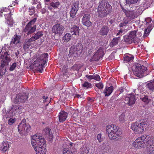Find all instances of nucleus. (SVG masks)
Here are the masks:
<instances>
[{
  "mask_svg": "<svg viewBox=\"0 0 154 154\" xmlns=\"http://www.w3.org/2000/svg\"><path fill=\"white\" fill-rule=\"evenodd\" d=\"M145 21L146 23V24L149 25V27H151L153 25L151 23V22L152 23V20L150 18H148L145 19Z\"/></svg>",
  "mask_w": 154,
  "mask_h": 154,
  "instance_id": "nucleus-38",
  "label": "nucleus"
},
{
  "mask_svg": "<svg viewBox=\"0 0 154 154\" xmlns=\"http://www.w3.org/2000/svg\"><path fill=\"white\" fill-rule=\"evenodd\" d=\"M19 40L20 38L18 35H14L12 39L11 43L16 45L19 42Z\"/></svg>",
  "mask_w": 154,
  "mask_h": 154,
  "instance_id": "nucleus-26",
  "label": "nucleus"
},
{
  "mask_svg": "<svg viewBox=\"0 0 154 154\" xmlns=\"http://www.w3.org/2000/svg\"><path fill=\"white\" fill-rule=\"evenodd\" d=\"M17 66V64L15 62L14 63L12 64L11 66L10 67L9 70L10 71H13L16 68Z\"/></svg>",
  "mask_w": 154,
  "mask_h": 154,
  "instance_id": "nucleus-47",
  "label": "nucleus"
},
{
  "mask_svg": "<svg viewBox=\"0 0 154 154\" xmlns=\"http://www.w3.org/2000/svg\"><path fill=\"white\" fill-rule=\"evenodd\" d=\"M146 86L150 90L154 91V80L152 82L147 83Z\"/></svg>",
  "mask_w": 154,
  "mask_h": 154,
  "instance_id": "nucleus-31",
  "label": "nucleus"
},
{
  "mask_svg": "<svg viewBox=\"0 0 154 154\" xmlns=\"http://www.w3.org/2000/svg\"><path fill=\"white\" fill-rule=\"evenodd\" d=\"M95 85L99 89H102L103 87V85L102 82H99L96 84Z\"/></svg>",
  "mask_w": 154,
  "mask_h": 154,
  "instance_id": "nucleus-51",
  "label": "nucleus"
},
{
  "mask_svg": "<svg viewBox=\"0 0 154 154\" xmlns=\"http://www.w3.org/2000/svg\"><path fill=\"white\" fill-rule=\"evenodd\" d=\"M31 126L29 124H27L25 119L23 120L18 125V130L19 131H25L29 132L30 130Z\"/></svg>",
  "mask_w": 154,
  "mask_h": 154,
  "instance_id": "nucleus-10",
  "label": "nucleus"
},
{
  "mask_svg": "<svg viewBox=\"0 0 154 154\" xmlns=\"http://www.w3.org/2000/svg\"><path fill=\"white\" fill-rule=\"evenodd\" d=\"M33 38V36H32L29 39H28L27 40H26V41H27V42H29L30 43H31V42H32L35 41V39H34Z\"/></svg>",
  "mask_w": 154,
  "mask_h": 154,
  "instance_id": "nucleus-57",
  "label": "nucleus"
},
{
  "mask_svg": "<svg viewBox=\"0 0 154 154\" xmlns=\"http://www.w3.org/2000/svg\"><path fill=\"white\" fill-rule=\"evenodd\" d=\"M15 119L10 118L8 120V123L10 125H11L15 122Z\"/></svg>",
  "mask_w": 154,
  "mask_h": 154,
  "instance_id": "nucleus-53",
  "label": "nucleus"
},
{
  "mask_svg": "<svg viewBox=\"0 0 154 154\" xmlns=\"http://www.w3.org/2000/svg\"><path fill=\"white\" fill-rule=\"evenodd\" d=\"M101 135L100 134H98L97 135V139L98 141L100 142H101L102 141V139L101 137Z\"/></svg>",
  "mask_w": 154,
  "mask_h": 154,
  "instance_id": "nucleus-56",
  "label": "nucleus"
},
{
  "mask_svg": "<svg viewBox=\"0 0 154 154\" xmlns=\"http://www.w3.org/2000/svg\"><path fill=\"white\" fill-rule=\"evenodd\" d=\"M90 16L88 14H85L82 19V24L87 26L89 27L91 26L92 23L90 21Z\"/></svg>",
  "mask_w": 154,
  "mask_h": 154,
  "instance_id": "nucleus-17",
  "label": "nucleus"
},
{
  "mask_svg": "<svg viewBox=\"0 0 154 154\" xmlns=\"http://www.w3.org/2000/svg\"><path fill=\"white\" fill-rule=\"evenodd\" d=\"M120 40V37L119 36L118 37L114 38L112 39L111 43L110 45L113 47L118 44L119 41Z\"/></svg>",
  "mask_w": 154,
  "mask_h": 154,
  "instance_id": "nucleus-25",
  "label": "nucleus"
},
{
  "mask_svg": "<svg viewBox=\"0 0 154 154\" xmlns=\"http://www.w3.org/2000/svg\"><path fill=\"white\" fill-rule=\"evenodd\" d=\"M28 98V95L26 94L19 93L17 95L15 98V103H20L24 102Z\"/></svg>",
  "mask_w": 154,
  "mask_h": 154,
  "instance_id": "nucleus-11",
  "label": "nucleus"
},
{
  "mask_svg": "<svg viewBox=\"0 0 154 154\" xmlns=\"http://www.w3.org/2000/svg\"><path fill=\"white\" fill-rule=\"evenodd\" d=\"M36 25H33V26L26 25L24 29L23 30V33H24L25 37H27L33 33L36 30Z\"/></svg>",
  "mask_w": 154,
  "mask_h": 154,
  "instance_id": "nucleus-13",
  "label": "nucleus"
},
{
  "mask_svg": "<svg viewBox=\"0 0 154 154\" xmlns=\"http://www.w3.org/2000/svg\"><path fill=\"white\" fill-rule=\"evenodd\" d=\"M43 35V34L42 31H39L35 33L34 35L32 36L34 39L35 40H37L40 38V37L42 36Z\"/></svg>",
  "mask_w": 154,
  "mask_h": 154,
  "instance_id": "nucleus-29",
  "label": "nucleus"
},
{
  "mask_svg": "<svg viewBox=\"0 0 154 154\" xmlns=\"http://www.w3.org/2000/svg\"><path fill=\"white\" fill-rule=\"evenodd\" d=\"M28 12L30 15H32L35 12V8L33 6H31L29 8Z\"/></svg>",
  "mask_w": 154,
  "mask_h": 154,
  "instance_id": "nucleus-34",
  "label": "nucleus"
},
{
  "mask_svg": "<svg viewBox=\"0 0 154 154\" xmlns=\"http://www.w3.org/2000/svg\"><path fill=\"white\" fill-rule=\"evenodd\" d=\"M134 75L139 78L143 77L145 72L147 69V68L139 63H137L135 64L133 69Z\"/></svg>",
  "mask_w": 154,
  "mask_h": 154,
  "instance_id": "nucleus-7",
  "label": "nucleus"
},
{
  "mask_svg": "<svg viewBox=\"0 0 154 154\" xmlns=\"http://www.w3.org/2000/svg\"><path fill=\"white\" fill-rule=\"evenodd\" d=\"M48 134V136H49V137H50L49 138L50 139H52L53 138V134L52 132H51V133L50 132V134Z\"/></svg>",
  "mask_w": 154,
  "mask_h": 154,
  "instance_id": "nucleus-62",
  "label": "nucleus"
},
{
  "mask_svg": "<svg viewBox=\"0 0 154 154\" xmlns=\"http://www.w3.org/2000/svg\"><path fill=\"white\" fill-rule=\"evenodd\" d=\"M140 99L146 103H148L150 101V99H148L147 96H144L140 98Z\"/></svg>",
  "mask_w": 154,
  "mask_h": 154,
  "instance_id": "nucleus-37",
  "label": "nucleus"
},
{
  "mask_svg": "<svg viewBox=\"0 0 154 154\" xmlns=\"http://www.w3.org/2000/svg\"><path fill=\"white\" fill-rule=\"evenodd\" d=\"M124 89L125 88L124 87H121L118 89V91L119 92V94L122 93L124 91Z\"/></svg>",
  "mask_w": 154,
  "mask_h": 154,
  "instance_id": "nucleus-55",
  "label": "nucleus"
},
{
  "mask_svg": "<svg viewBox=\"0 0 154 154\" xmlns=\"http://www.w3.org/2000/svg\"><path fill=\"white\" fill-rule=\"evenodd\" d=\"M118 127L113 124L108 125L106 127V131L109 139L119 140L121 138L122 133Z\"/></svg>",
  "mask_w": 154,
  "mask_h": 154,
  "instance_id": "nucleus-2",
  "label": "nucleus"
},
{
  "mask_svg": "<svg viewBox=\"0 0 154 154\" xmlns=\"http://www.w3.org/2000/svg\"><path fill=\"white\" fill-rule=\"evenodd\" d=\"M51 131V129L50 128H46L45 129V131L46 134H50V132Z\"/></svg>",
  "mask_w": 154,
  "mask_h": 154,
  "instance_id": "nucleus-60",
  "label": "nucleus"
},
{
  "mask_svg": "<svg viewBox=\"0 0 154 154\" xmlns=\"http://www.w3.org/2000/svg\"><path fill=\"white\" fill-rule=\"evenodd\" d=\"M153 137L149 136L143 134L141 137H138L133 143V145L135 148L139 149L144 148L147 146L149 147L152 143V140Z\"/></svg>",
  "mask_w": 154,
  "mask_h": 154,
  "instance_id": "nucleus-3",
  "label": "nucleus"
},
{
  "mask_svg": "<svg viewBox=\"0 0 154 154\" xmlns=\"http://www.w3.org/2000/svg\"><path fill=\"white\" fill-rule=\"evenodd\" d=\"M134 57L131 55H126L124 57V60L126 62H129L130 61L133 60Z\"/></svg>",
  "mask_w": 154,
  "mask_h": 154,
  "instance_id": "nucleus-30",
  "label": "nucleus"
},
{
  "mask_svg": "<svg viewBox=\"0 0 154 154\" xmlns=\"http://www.w3.org/2000/svg\"><path fill=\"white\" fill-rule=\"evenodd\" d=\"M77 12V11H76L75 10L71 9L70 12V17L72 18H74Z\"/></svg>",
  "mask_w": 154,
  "mask_h": 154,
  "instance_id": "nucleus-43",
  "label": "nucleus"
},
{
  "mask_svg": "<svg viewBox=\"0 0 154 154\" xmlns=\"http://www.w3.org/2000/svg\"><path fill=\"white\" fill-rule=\"evenodd\" d=\"M71 9L75 10L76 11H78L79 9V2H74Z\"/></svg>",
  "mask_w": 154,
  "mask_h": 154,
  "instance_id": "nucleus-35",
  "label": "nucleus"
},
{
  "mask_svg": "<svg viewBox=\"0 0 154 154\" xmlns=\"http://www.w3.org/2000/svg\"><path fill=\"white\" fill-rule=\"evenodd\" d=\"M126 18H125L130 22L137 17V13L134 11H127L125 13Z\"/></svg>",
  "mask_w": 154,
  "mask_h": 154,
  "instance_id": "nucleus-18",
  "label": "nucleus"
},
{
  "mask_svg": "<svg viewBox=\"0 0 154 154\" xmlns=\"http://www.w3.org/2000/svg\"><path fill=\"white\" fill-rule=\"evenodd\" d=\"M0 57L1 59L0 66L1 67L8 65L11 60L10 54L7 51L5 52L4 54H1Z\"/></svg>",
  "mask_w": 154,
  "mask_h": 154,
  "instance_id": "nucleus-9",
  "label": "nucleus"
},
{
  "mask_svg": "<svg viewBox=\"0 0 154 154\" xmlns=\"http://www.w3.org/2000/svg\"><path fill=\"white\" fill-rule=\"evenodd\" d=\"M137 31H132L130 32L129 35L125 36L124 37V40L128 43H132L133 42H134L137 38Z\"/></svg>",
  "mask_w": 154,
  "mask_h": 154,
  "instance_id": "nucleus-12",
  "label": "nucleus"
},
{
  "mask_svg": "<svg viewBox=\"0 0 154 154\" xmlns=\"http://www.w3.org/2000/svg\"><path fill=\"white\" fill-rule=\"evenodd\" d=\"M93 79L97 81H100L101 80L100 76L97 74L93 75Z\"/></svg>",
  "mask_w": 154,
  "mask_h": 154,
  "instance_id": "nucleus-52",
  "label": "nucleus"
},
{
  "mask_svg": "<svg viewBox=\"0 0 154 154\" xmlns=\"http://www.w3.org/2000/svg\"><path fill=\"white\" fill-rule=\"evenodd\" d=\"M85 77L87 78L88 79H89V80H91V79H93V75H85Z\"/></svg>",
  "mask_w": 154,
  "mask_h": 154,
  "instance_id": "nucleus-58",
  "label": "nucleus"
},
{
  "mask_svg": "<svg viewBox=\"0 0 154 154\" xmlns=\"http://www.w3.org/2000/svg\"><path fill=\"white\" fill-rule=\"evenodd\" d=\"M42 98L43 99L45 100H43V101L44 102L46 101V100L48 99V97L47 96H45L44 95L42 96Z\"/></svg>",
  "mask_w": 154,
  "mask_h": 154,
  "instance_id": "nucleus-63",
  "label": "nucleus"
},
{
  "mask_svg": "<svg viewBox=\"0 0 154 154\" xmlns=\"http://www.w3.org/2000/svg\"><path fill=\"white\" fill-rule=\"evenodd\" d=\"M60 3L59 2H52L50 3V5L52 7L57 8L59 5Z\"/></svg>",
  "mask_w": 154,
  "mask_h": 154,
  "instance_id": "nucleus-46",
  "label": "nucleus"
},
{
  "mask_svg": "<svg viewBox=\"0 0 154 154\" xmlns=\"http://www.w3.org/2000/svg\"><path fill=\"white\" fill-rule=\"evenodd\" d=\"M2 150L4 152L6 151L9 147V144L8 141H5L2 143Z\"/></svg>",
  "mask_w": 154,
  "mask_h": 154,
  "instance_id": "nucleus-27",
  "label": "nucleus"
},
{
  "mask_svg": "<svg viewBox=\"0 0 154 154\" xmlns=\"http://www.w3.org/2000/svg\"><path fill=\"white\" fill-rule=\"evenodd\" d=\"M64 28L62 25L57 23L54 25L52 29V32L55 34L60 35L61 34L64 30Z\"/></svg>",
  "mask_w": 154,
  "mask_h": 154,
  "instance_id": "nucleus-16",
  "label": "nucleus"
},
{
  "mask_svg": "<svg viewBox=\"0 0 154 154\" xmlns=\"http://www.w3.org/2000/svg\"><path fill=\"white\" fill-rule=\"evenodd\" d=\"M101 149L103 150H105V151H107L106 146L105 144H103L102 145Z\"/></svg>",
  "mask_w": 154,
  "mask_h": 154,
  "instance_id": "nucleus-59",
  "label": "nucleus"
},
{
  "mask_svg": "<svg viewBox=\"0 0 154 154\" xmlns=\"http://www.w3.org/2000/svg\"><path fill=\"white\" fill-rule=\"evenodd\" d=\"M48 54L44 53L38 56L36 60L34 62L33 66L38 68L39 72L42 73L43 71L44 65L48 60Z\"/></svg>",
  "mask_w": 154,
  "mask_h": 154,
  "instance_id": "nucleus-5",
  "label": "nucleus"
},
{
  "mask_svg": "<svg viewBox=\"0 0 154 154\" xmlns=\"http://www.w3.org/2000/svg\"><path fill=\"white\" fill-rule=\"evenodd\" d=\"M31 43H30L29 42H27L26 41L25 43L23 45V49L26 50L28 49L31 45Z\"/></svg>",
  "mask_w": 154,
  "mask_h": 154,
  "instance_id": "nucleus-42",
  "label": "nucleus"
},
{
  "mask_svg": "<svg viewBox=\"0 0 154 154\" xmlns=\"http://www.w3.org/2000/svg\"><path fill=\"white\" fill-rule=\"evenodd\" d=\"M6 72V69H4L3 67L0 68V76H2L5 74Z\"/></svg>",
  "mask_w": 154,
  "mask_h": 154,
  "instance_id": "nucleus-49",
  "label": "nucleus"
},
{
  "mask_svg": "<svg viewBox=\"0 0 154 154\" xmlns=\"http://www.w3.org/2000/svg\"><path fill=\"white\" fill-rule=\"evenodd\" d=\"M104 53L103 48L102 47H100L97 51L93 56V59L95 61H97L100 58L103 57Z\"/></svg>",
  "mask_w": 154,
  "mask_h": 154,
  "instance_id": "nucleus-15",
  "label": "nucleus"
},
{
  "mask_svg": "<svg viewBox=\"0 0 154 154\" xmlns=\"http://www.w3.org/2000/svg\"><path fill=\"white\" fill-rule=\"evenodd\" d=\"M80 29L79 27L77 26L74 25L70 29V32L72 35H75L76 36H78L79 34Z\"/></svg>",
  "mask_w": 154,
  "mask_h": 154,
  "instance_id": "nucleus-22",
  "label": "nucleus"
},
{
  "mask_svg": "<svg viewBox=\"0 0 154 154\" xmlns=\"http://www.w3.org/2000/svg\"><path fill=\"white\" fill-rule=\"evenodd\" d=\"M120 6L121 7V8L122 9V11H123L125 13L127 11L121 5V4H120Z\"/></svg>",
  "mask_w": 154,
  "mask_h": 154,
  "instance_id": "nucleus-61",
  "label": "nucleus"
},
{
  "mask_svg": "<svg viewBox=\"0 0 154 154\" xmlns=\"http://www.w3.org/2000/svg\"><path fill=\"white\" fill-rule=\"evenodd\" d=\"M37 8L38 9H40L42 8L41 4L40 3L37 5Z\"/></svg>",
  "mask_w": 154,
  "mask_h": 154,
  "instance_id": "nucleus-64",
  "label": "nucleus"
},
{
  "mask_svg": "<svg viewBox=\"0 0 154 154\" xmlns=\"http://www.w3.org/2000/svg\"><path fill=\"white\" fill-rule=\"evenodd\" d=\"M68 113L64 111H62L60 112L58 115L59 121L60 122H63L65 121L67 117Z\"/></svg>",
  "mask_w": 154,
  "mask_h": 154,
  "instance_id": "nucleus-21",
  "label": "nucleus"
},
{
  "mask_svg": "<svg viewBox=\"0 0 154 154\" xmlns=\"http://www.w3.org/2000/svg\"><path fill=\"white\" fill-rule=\"evenodd\" d=\"M113 90V87L112 86L109 87H106L103 93L106 96H108L112 93Z\"/></svg>",
  "mask_w": 154,
  "mask_h": 154,
  "instance_id": "nucleus-24",
  "label": "nucleus"
},
{
  "mask_svg": "<svg viewBox=\"0 0 154 154\" xmlns=\"http://www.w3.org/2000/svg\"><path fill=\"white\" fill-rule=\"evenodd\" d=\"M6 20V23L9 26L11 27L13 24V20L11 17V16L12 14L11 13H8V14H4Z\"/></svg>",
  "mask_w": 154,
  "mask_h": 154,
  "instance_id": "nucleus-20",
  "label": "nucleus"
},
{
  "mask_svg": "<svg viewBox=\"0 0 154 154\" xmlns=\"http://www.w3.org/2000/svg\"><path fill=\"white\" fill-rule=\"evenodd\" d=\"M149 126L148 121L147 119H142L140 120V123L134 122L131 124V129L137 133H141Z\"/></svg>",
  "mask_w": 154,
  "mask_h": 154,
  "instance_id": "nucleus-4",
  "label": "nucleus"
},
{
  "mask_svg": "<svg viewBox=\"0 0 154 154\" xmlns=\"http://www.w3.org/2000/svg\"><path fill=\"white\" fill-rule=\"evenodd\" d=\"M149 154H154V138L152 140V143L149 147Z\"/></svg>",
  "mask_w": 154,
  "mask_h": 154,
  "instance_id": "nucleus-28",
  "label": "nucleus"
},
{
  "mask_svg": "<svg viewBox=\"0 0 154 154\" xmlns=\"http://www.w3.org/2000/svg\"><path fill=\"white\" fill-rule=\"evenodd\" d=\"M123 20L124 22L120 23L119 25V26L120 27L126 26L128 23V22H129V21H128L125 18Z\"/></svg>",
  "mask_w": 154,
  "mask_h": 154,
  "instance_id": "nucleus-39",
  "label": "nucleus"
},
{
  "mask_svg": "<svg viewBox=\"0 0 154 154\" xmlns=\"http://www.w3.org/2000/svg\"><path fill=\"white\" fill-rule=\"evenodd\" d=\"M78 112L77 111H75L73 114H72L71 117L73 118L74 120L75 121L76 120L79 119V117L78 116Z\"/></svg>",
  "mask_w": 154,
  "mask_h": 154,
  "instance_id": "nucleus-45",
  "label": "nucleus"
},
{
  "mask_svg": "<svg viewBox=\"0 0 154 154\" xmlns=\"http://www.w3.org/2000/svg\"><path fill=\"white\" fill-rule=\"evenodd\" d=\"M37 20V18H34L32 20H31L27 24V25L32 26L34 24L35 22Z\"/></svg>",
  "mask_w": 154,
  "mask_h": 154,
  "instance_id": "nucleus-44",
  "label": "nucleus"
},
{
  "mask_svg": "<svg viewBox=\"0 0 154 154\" xmlns=\"http://www.w3.org/2000/svg\"><path fill=\"white\" fill-rule=\"evenodd\" d=\"M109 30V27L106 26H104L100 29V34L102 36H106Z\"/></svg>",
  "mask_w": 154,
  "mask_h": 154,
  "instance_id": "nucleus-23",
  "label": "nucleus"
},
{
  "mask_svg": "<svg viewBox=\"0 0 154 154\" xmlns=\"http://www.w3.org/2000/svg\"><path fill=\"white\" fill-rule=\"evenodd\" d=\"M80 154H87L89 153V151L87 147H82L80 149Z\"/></svg>",
  "mask_w": 154,
  "mask_h": 154,
  "instance_id": "nucleus-32",
  "label": "nucleus"
},
{
  "mask_svg": "<svg viewBox=\"0 0 154 154\" xmlns=\"http://www.w3.org/2000/svg\"><path fill=\"white\" fill-rule=\"evenodd\" d=\"M2 13L3 14V12L11 13V11L8 8H5L1 10Z\"/></svg>",
  "mask_w": 154,
  "mask_h": 154,
  "instance_id": "nucleus-50",
  "label": "nucleus"
},
{
  "mask_svg": "<svg viewBox=\"0 0 154 154\" xmlns=\"http://www.w3.org/2000/svg\"><path fill=\"white\" fill-rule=\"evenodd\" d=\"M125 116L124 114H122L119 117V121L121 122H123L125 121Z\"/></svg>",
  "mask_w": 154,
  "mask_h": 154,
  "instance_id": "nucleus-48",
  "label": "nucleus"
},
{
  "mask_svg": "<svg viewBox=\"0 0 154 154\" xmlns=\"http://www.w3.org/2000/svg\"><path fill=\"white\" fill-rule=\"evenodd\" d=\"M65 143H66V146H65L66 148H64L63 149V154H73V152L69 150L68 149L69 148L71 149V147L72 146L73 143L68 141H66L65 142Z\"/></svg>",
  "mask_w": 154,
  "mask_h": 154,
  "instance_id": "nucleus-19",
  "label": "nucleus"
},
{
  "mask_svg": "<svg viewBox=\"0 0 154 154\" xmlns=\"http://www.w3.org/2000/svg\"><path fill=\"white\" fill-rule=\"evenodd\" d=\"M152 28L151 27H148L146 29L144 32L143 37L145 38L147 37L150 33L151 30H152Z\"/></svg>",
  "mask_w": 154,
  "mask_h": 154,
  "instance_id": "nucleus-33",
  "label": "nucleus"
},
{
  "mask_svg": "<svg viewBox=\"0 0 154 154\" xmlns=\"http://www.w3.org/2000/svg\"><path fill=\"white\" fill-rule=\"evenodd\" d=\"M127 4L131 5L137 2L138 0H125Z\"/></svg>",
  "mask_w": 154,
  "mask_h": 154,
  "instance_id": "nucleus-40",
  "label": "nucleus"
},
{
  "mask_svg": "<svg viewBox=\"0 0 154 154\" xmlns=\"http://www.w3.org/2000/svg\"><path fill=\"white\" fill-rule=\"evenodd\" d=\"M124 32V31L122 30V29H121L120 30H119L118 32L117 33L116 35V36L119 35V36H122L123 34V33Z\"/></svg>",
  "mask_w": 154,
  "mask_h": 154,
  "instance_id": "nucleus-54",
  "label": "nucleus"
},
{
  "mask_svg": "<svg viewBox=\"0 0 154 154\" xmlns=\"http://www.w3.org/2000/svg\"><path fill=\"white\" fill-rule=\"evenodd\" d=\"M31 137V143L36 154H45L46 144L43 137L40 134H37Z\"/></svg>",
  "mask_w": 154,
  "mask_h": 154,
  "instance_id": "nucleus-1",
  "label": "nucleus"
},
{
  "mask_svg": "<svg viewBox=\"0 0 154 154\" xmlns=\"http://www.w3.org/2000/svg\"><path fill=\"white\" fill-rule=\"evenodd\" d=\"M71 35L70 34L67 33L64 37V39L65 41L68 42L71 38Z\"/></svg>",
  "mask_w": 154,
  "mask_h": 154,
  "instance_id": "nucleus-41",
  "label": "nucleus"
},
{
  "mask_svg": "<svg viewBox=\"0 0 154 154\" xmlns=\"http://www.w3.org/2000/svg\"><path fill=\"white\" fill-rule=\"evenodd\" d=\"M82 86L86 89H88L91 88V83L86 82H85L83 83L82 85Z\"/></svg>",
  "mask_w": 154,
  "mask_h": 154,
  "instance_id": "nucleus-36",
  "label": "nucleus"
},
{
  "mask_svg": "<svg viewBox=\"0 0 154 154\" xmlns=\"http://www.w3.org/2000/svg\"><path fill=\"white\" fill-rule=\"evenodd\" d=\"M112 8V6L108 2L100 4L98 7L99 16L101 17L106 16L110 12Z\"/></svg>",
  "mask_w": 154,
  "mask_h": 154,
  "instance_id": "nucleus-6",
  "label": "nucleus"
},
{
  "mask_svg": "<svg viewBox=\"0 0 154 154\" xmlns=\"http://www.w3.org/2000/svg\"><path fill=\"white\" fill-rule=\"evenodd\" d=\"M135 96L134 94H131L125 97V103L128 106H131L135 103Z\"/></svg>",
  "mask_w": 154,
  "mask_h": 154,
  "instance_id": "nucleus-14",
  "label": "nucleus"
},
{
  "mask_svg": "<svg viewBox=\"0 0 154 154\" xmlns=\"http://www.w3.org/2000/svg\"><path fill=\"white\" fill-rule=\"evenodd\" d=\"M82 51L81 44L77 45L75 47H71L70 49L68 56L69 57H73V59L75 60L77 57L79 55Z\"/></svg>",
  "mask_w": 154,
  "mask_h": 154,
  "instance_id": "nucleus-8",
  "label": "nucleus"
}]
</instances>
